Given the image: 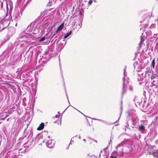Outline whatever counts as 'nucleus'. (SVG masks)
I'll list each match as a JSON object with an SVG mask.
<instances>
[{
    "instance_id": "nucleus-37",
    "label": "nucleus",
    "mask_w": 158,
    "mask_h": 158,
    "mask_svg": "<svg viewBox=\"0 0 158 158\" xmlns=\"http://www.w3.org/2000/svg\"><path fill=\"white\" fill-rule=\"evenodd\" d=\"M66 96H67V99H68V100H69L68 97V96L67 95ZM68 101L69 102V100H68Z\"/></svg>"
},
{
    "instance_id": "nucleus-34",
    "label": "nucleus",
    "mask_w": 158,
    "mask_h": 158,
    "mask_svg": "<svg viewBox=\"0 0 158 158\" xmlns=\"http://www.w3.org/2000/svg\"><path fill=\"white\" fill-rule=\"evenodd\" d=\"M29 79L28 78H26L25 79V81H27Z\"/></svg>"
},
{
    "instance_id": "nucleus-26",
    "label": "nucleus",
    "mask_w": 158,
    "mask_h": 158,
    "mask_svg": "<svg viewBox=\"0 0 158 158\" xmlns=\"http://www.w3.org/2000/svg\"><path fill=\"white\" fill-rule=\"evenodd\" d=\"M137 64V63H135V62L134 63V67L135 68L136 67H137V66L136 65V64Z\"/></svg>"
},
{
    "instance_id": "nucleus-14",
    "label": "nucleus",
    "mask_w": 158,
    "mask_h": 158,
    "mask_svg": "<svg viewBox=\"0 0 158 158\" xmlns=\"http://www.w3.org/2000/svg\"><path fill=\"white\" fill-rule=\"evenodd\" d=\"M154 155L158 157V150H157L154 153Z\"/></svg>"
},
{
    "instance_id": "nucleus-42",
    "label": "nucleus",
    "mask_w": 158,
    "mask_h": 158,
    "mask_svg": "<svg viewBox=\"0 0 158 158\" xmlns=\"http://www.w3.org/2000/svg\"><path fill=\"white\" fill-rule=\"evenodd\" d=\"M100 155H101V154H99V157H98V158H99V157L100 156Z\"/></svg>"
},
{
    "instance_id": "nucleus-30",
    "label": "nucleus",
    "mask_w": 158,
    "mask_h": 158,
    "mask_svg": "<svg viewBox=\"0 0 158 158\" xmlns=\"http://www.w3.org/2000/svg\"><path fill=\"white\" fill-rule=\"evenodd\" d=\"M42 26H40L39 27V28H40L41 29V31H43V30L42 29Z\"/></svg>"
},
{
    "instance_id": "nucleus-27",
    "label": "nucleus",
    "mask_w": 158,
    "mask_h": 158,
    "mask_svg": "<svg viewBox=\"0 0 158 158\" xmlns=\"http://www.w3.org/2000/svg\"><path fill=\"white\" fill-rule=\"evenodd\" d=\"M63 42H64V43H65L64 45L63 46V47H64V46L65 44L66 43H67V41H66L65 40H63Z\"/></svg>"
},
{
    "instance_id": "nucleus-40",
    "label": "nucleus",
    "mask_w": 158,
    "mask_h": 158,
    "mask_svg": "<svg viewBox=\"0 0 158 158\" xmlns=\"http://www.w3.org/2000/svg\"><path fill=\"white\" fill-rule=\"evenodd\" d=\"M155 48H156V49L158 48V47H157V45H156V47H155Z\"/></svg>"
},
{
    "instance_id": "nucleus-19",
    "label": "nucleus",
    "mask_w": 158,
    "mask_h": 158,
    "mask_svg": "<svg viewBox=\"0 0 158 158\" xmlns=\"http://www.w3.org/2000/svg\"><path fill=\"white\" fill-rule=\"evenodd\" d=\"M152 66L153 68L154 67V65H155V60L154 59H153L152 60Z\"/></svg>"
},
{
    "instance_id": "nucleus-23",
    "label": "nucleus",
    "mask_w": 158,
    "mask_h": 158,
    "mask_svg": "<svg viewBox=\"0 0 158 158\" xmlns=\"http://www.w3.org/2000/svg\"><path fill=\"white\" fill-rule=\"evenodd\" d=\"M92 3V0H90L89 2H88V3L90 4V5H91Z\"/></svg>"
},
{
    "instance_id": "nucleus-1",
    "label": "nucleus",
    "mask_w": 158,
    "mask_h": 158,
    "mask_svg": "<svg viewBox=\"0 0 158 158\" xmlns=\"http://www.w3.org/2000/svg\"><path fill=\"white\" fill-rule=\"evenodd\" d=\"M132 143V140L131 139H124L123 141L120 143L118 144L116 147L118 148L123 145H125L124 147V151L125 154L129 155L130 154L132 150L131 144Z\"/></svg>"
},
{
    "instance_id": "nucleus-36",
    "label": "nucleus",
    "mask_w": 158,
    "mask_h": 158,
    "mask_svg": "<svg viewBox=\"0 0 158 158\" xmlns=\"http://www.w3.org/2000/svg\"><path fill=\"white\" fill-rule=\"evenodd\" d=\"M83 140L84 141H85H85H86V139H83Z\"/></svg>"
},
{
    "instance_id": "nucleus-29",
    "label": "nucleus",
    "mask_w": 158,
    "mask_h": 158,
    "mask_svg": "<svg viewBox=\"0 0 158 158\" xmlns=\"http://www.w3.org/2000/svg\"><path fill=\"white\" fill-rule=\"evenodd\" d=\"M60 117V115H56L55 116V117L56 118H59Z\"/></svg>"
},
{
    "instance_id": "nucleus-47",
    "label": "nucleus",
    "mask_w": 158,
    "mask_h": 158,
    "mask_svg": "<svg viewBox=\"0 0 158 158\" xmlns=\"http://www.w3.org/2000/svg\"><path fill=\"white\" fill-rule=\"evenodd\" d=\"M23 76L24 77V74H23Z\"/></svg>"
},
{
    "instance_id": "nucleus-25",
    "label": "nucleus",
    "mask_w": 158,
    "mask_h": 158,
    "mask_svg": "<svg viewBox=\"0 0 158 158\" xmlns=\"http://www.w3.org/2000/svg\"><path fill=\"white\" fill-rule=\"evenodd\" d=\"M11 29L12 30L13 32L14 33L15 32V28H14L13 27H12L11 28Z\"/></svg>"
},
{
    "instance_id": "nucleus-9",
    "label": "nucleus",
    "mask_w": 158,
    "mask_h": 158,
    "mask_svg": "<svg viewBox=\"0 0 158 158\" xmlns=\"http://www.w3.org/2000/svg\"><path fill=\"white\" fill-rule=\"evenodd\" d=\"M152 77H151V78H152V79H154V78H157L158 77V76L156 74H154V73H153V72L152 71Z\"/></svg>"
},
{
    "instance_id": "nucleus-45",
    "label": "nucleus",
    "mask_w": 158,
    "mask_h": 158,
    "mask_svg": "<svg viewBox=\"0 0 158 158\" xmlns=\"http://www.w3.org/2000/svg\"><path fill=\"white\" fill-rule=\"evenodd\" d=\"M58 114H60V112H58Z\"/></svg>"
},
{
    "instance_id": "nucleus-32",
    "label": "nucleus",
    "mask_w": 158,
    "mask_h": 158,
    "mask_svg": "<svg viewBox=\"0 0 158 158\" xmlns=\"http://www.w3.org/2000/svg\"><path fill=\"white\" fill-rule=\"evenodd\" d=\"M50 2H49L48 3V5L49 6H51V4H50Z\"/></svg>"
},
{
    "instance_id": "nucleus-10",
    "label": "nucleus",
    "mask_w": 158,
    "mask_h": 158,
    "mask_svg": "<svg viewBox=\"0 0 158 158\" xmlns=\"http://www.w3.org/2000/svg\"><path fill=\"white\" fill-rule=\"evenodd\" d=\"M72 31H70V32L68 33H67L64 36V39H65L67 38L70 34L72 33Z\"/></svg>"
},
{
    "instance_id": "nucleus-2",
    "label": "nucleus",
    "mask_w": 158,
    "mask_h": 158,
    "mask_svg": "<svg viewBox=\"0 0 158 158\" xmlns=\"http://www.w3.org/2000/svg\"><path fill=\"white\" fill-rule=\"evenodd\" d=\"M126 66L125 68L124 69V77L123 78V91L122 92V97H123V94L124 93H125L127 91V86L128 85V81L127 80H125V77L126 76Z\"/></svg>"
},
{
    "instance_id": "nucleus-46",
    "label": "nucleus",
    "mask_w": 158,
    "mask_h": 158,
    "mask_svg": "<svg viewBox=\"0 0 158 158\" xmlns=\"http://www.w3.org/2000/svg\"><path fill=\"white\" fill-rule=\"evenodd\" d=\"M118 121H116L115 122V123H116Z\"/></svg>"
},
{
    "instance_id": "nucleus-41",
    "label": "nucleus",
    "mask_w": 158,
    "mask_h": 158,
    "mask_svg": "<svg viewBox=\"0 0 158 158\" xmlns=\"http://www.w3.org/2000/svg\"><path fill=\"white\" fill-rule=\"evenodd\" d=\"M10 9H11V3L10 2Z\"/></svg>"
},
{
    "instance_id": "nucleus-15",
    "label": "nucleus",
    "mask_w": 158,
    "mask_h": 158,
    "mask_svg": "<svg viewBox=\"0 0 158 158\" xmlns=\"http://www.w3.org/2000/svg\"><path fill=\"white\" fill-rule=\"evenodd\" d=\"M45 39V37H43L41 38L39 40V42H41V41H44Z\"/></svg>"
},
{
    "instance_id": "nucleus-5",
    "label": "nucleus",
    "mask_w": 158,
    "mask_h": 158,
    "mask_svg": "<svg viewBox=\"0 0 158 158\" xmlns=\"http://www.w3.org/2000/svg\"><path fill=\"white\" fill-rule=\"evenodd\" d=\"M20 16L19 10H17L15 13H14L13 15V18L15 19V20L17 21V20L19 19L20 18Z\"/></svg>"
},
{
    "instance_id": "nucleus-6",
    "label": "nucleus",
    "mask_w": 158,
    "mask_h": 158,
    "mask_svg": "<svg viewBox=\"0 0 158 158\" xmlns=\"http://www.w3.org/2000/svg\"><path fill=\"white\" fill-rule=\"evenodd\" d=\"M138 129L142 133H143L145 131V127L143 125H141L139 126Z\"/></svg>"
},
{
    "instance_id": "nucleus-31",
    "label": "nucleus",
    "mask_w": 158,
    "mask_h": 158,
    "mask_svg": "<svg viewBox=\"0 0 158 158\" xmlns=\"http://www.w3.org/2000/svg\"><path fill=\"white\" fill-rule=\"evenodd\" d=\"M19 151L18 152L19 153L20 152H21V153L23 152L21 151V150H19Z\"/></svg>"
},
{
    "instance_id": "nucleus-17",
    "label": "nucleus",
    "mask_w": 158,
    "mask_h": 158,
    "mask_svg": "<svg viewBox=\"0 0 158 158\" xmlns=\"http://www.w3.org/2000/svg\"><path fill=\"white\" fill-rule=\"evenodd\" d=\"M122 109H123L122 101H121V107H120V109H121V113H120V115H121V114L122 113Z\"/></svg>"
},
{
    "instance_id": "nucleus-11",
    "label": "nucleus",
    "mask_w": 158,
    "mask_h": 158,
    "mask_svg": "<svg viewBox=\"0 0 158 158\" xmlns=\"http://www.w3.org/2000/svg\"><path fill=\"white\" fill-rule=\"evenodd\" d=\"M24 36H25V37L27 38H31V35H30V34L27 33L25 35H23Z\"/></svg>"
},
{
    "instance_id": "nucleus-39",
    "label": "nucleus",
    "mask_w": 158,
    "mask_h": 158,
    "mask_svg": "<svg viewBox=\"0 0 158 158\" xmlns=\"http://www.w3.org/2000/svg\"><path fill=\"white\" fill-rule=\"evenodd\" d=\"M111 139H112V137H111V139H110V143L111 142Z\"/></svg>"
},
{
    "instance_id": "nucleus-35",
    "label": "nucleus",
    "mask_w": 158,
    "mask_h": 158,
    "mask_svg": "<svg viewBox=\"0 0 158 158\" xmlns=\"http://www.w3.org/2000/svg\"><path fill=\"white\" fill-rule=\"evenodd\" d=\"M79 138L80 139H81V136L80 135H79Z\"/></svg>"
},
{
    "instance_id": "nucleus-21",
    "label": "nucleus",
    "mask_w": 158,
    "mask_h": 158,
    "mask_svg": "<svg viewBox=\"0 0 158 158\" xmlns=\"http://www.w3.org/2000/svg\"><path fill=\"white\" fill-rule=\"evenodd\" d=\"M129 89L130 90L132 91V90H133L132 87L131 85H130L129 87Z\"/></svg>"
},
{
    "instance_id": "nucleus-24",
    "label": "nucleus",
    "mask_w": 158,
    "mask_h": 158,
    "mask_svg": "<svg viewBox=\"0 0 158 158\" xmlns=\"http://www.w3.org/2000/svg\"><path fill=\"white\" fill-rule=\"evenodd\" d=\"M116 157H117L116 156L112 155V156H110L109 158H116Z\"/></svg>"
},
{
    "instance_id": "nucleus-49",
    "label": "nucleus",
    "mask_w": 158,
    "mask_h": 158,
    "mask_svg": "<svg viewBox=\"0 0 158 158\" xmlns=\"http://www.w3.org/2000/svg\"><path fill=\"white\" fill-rule=\"evenodd\" d=\"M69 148V147H68L67 148V149H68Z\"/></svg>"
},
{
    "instance_id": "nucleus-8",
    "label": "nucleus",
    "mask_w": 158,
    "mask_h": 158,
    "mask_svg": "<svg viewBox=\"0 0 158 158\" xmlns=\"http://www.w3.org/2000/svg\"><path fill=\"white\" fill-rule=\"evenodd\" d=\"M13 83H11L10 82V89H11L13 91L14 93H15L16 92V89L15 88V87L14 86H12Z\"/></svg>"
},
{
    "instance_id": "nucleus-13",
    "label": "nucleus",
    "mask_w": 158,
    "mask_h": 158,
    "mask_svg": "<svg viewBox=\"0 0 158 158\" xmlns=\"http://www.w3.org/2000/svg\"><path fill=\"white\" fill-rule=\"evenodd\" d=\"M44 53H45L44 55H48L49 56V55L50 54V52L49 51H46Z\"/></svg>"
},
{
    "instance_id": "nucleus-7",
    "label": "nucleus",
    "mask_w": 158,
    "mask_h": 158,
    "mask_svg": "<svg viewBox=\"0 0 158 158\" xmlns=\"http://www.w3.org/2000/svg\"><path fill=\"white\" fill-rule=\"evenodd\" d=\"M44 124L43 123H42L37 128L38 130H42L44 127Z\"/></svg>"
},
{
    "instance_id": "nucleus-22",
    "label": "nucleus",
    "mask_w": 158,
    "mask_h": 158,
    "mask_svg": "<svg viewBox=\"0 0 158 158\" xmlns=\"http://www.w3.org/2000/svg\"><path fill=\"white\" fill-rule=\"evenodd\" d=\"M140 38H141L140 43H142L143 41L144 40V39H143L142 36Z\"/></svg>"
},
{
    "instance_id": "nucleus-44",
    "label": "nucleus",
    "mask_w": 158,
    "mask_h": 158,
    "mask_svg": "<svg viewBox=\"0 0 158 158\" xmlns=\"http://www.w3.org/2000/svg\"><path fill=\"white\" fill-rule=\"evenodd\" d=\"M27 76H28V74H26V75H25V76H27Z\"/></svg>"
},
{
    "instance_id": "nucleus-38",
    "label": "nucleus",
    "mask_w": 158,
    "mask_h": 158,
    "mask_svg": "<svg viewBox=\"0 0 158 158\" xmlns=\"http://www.w3.org/2000/svg\"><path fill=\"white\" fill-rule=\"evenodd\" d=\"M137 98V97H135L134 99V100H135V99H136Z\"/></svg>"
},
{
    "instance_id": "nucleus-28",
    "label": "nucleus",
    "mask_w": 158,
    "mask_h": 158,
    "mask_svg": "<svg viewBox=\"0 0 158 158\" xmlns=\"http://www.w3.org/2000/svg\"><path fill=\"white\" fill-rule=\"evenodd\" d=\"M91 156L92 157H94L95 158H97V156H96L95 155H92Z\"/></svg>"
},
{
    "instance_id": "nucleus-43",
    "label": "nucleus",
    "mask_w": 158,
    "mask_h": 158,
    "mask_svg": "<svg viewBox=\"0 0 158 158\" xmlns=\"http://www.w3.org/2000/svg\"><path fill=\"white\" fill-rule=\"evenodd\" d=\"M17 23H16L15 24V26H17Z\"/></svg>"
},
{
    "instance_id": "nucleus-50",
    "label": "nucleus",
    "mask_w": 158,
    "mask_h": 158,
    "mask_svg": "<svg viewBox=\"0 0 158 158\" xmlns=\"http://www.w3.org/2000/svg\"><path fill=\"white\" fill-rule=\"evenodd\" d=\"M107 156H106V157H105V158H107Z\"/></svg>"
},
{
    "instance_id": "nucleus-20",
    "label": "nucleus",
    "mask_w": 158,
    "mask_h": 158,
    "mask_svg": "<svg viewBox=\"0 0 158 158\" xmlns=\"http://www.w3.org/2000/svg\"><path fill=\"white\" fill-rule=\"evenodd\" d=\"M74 138V137H73L72 138H71V140L70 141V142L69 144V146L71 144H72V143H73L74 142V141L72 140V139H73V138Z\"/></svg>"
},
{
    "instance_id": "nucleus-33",
    "label": "nucleus",
    "mask_w": 158,
    "mask_h": 158,
    "mask_svg": "<svg viewBox=\"0 0 158 158\" xmlns=\"http://www.w3.org/2000/svg\"><path fill=\"white\" fill-rule=\"evenodd\" d=\"M27 150H26V148L25 149V150H24L23 152L24 153L25 152H26Z\"/></svg>"
},
{
    "instance_id": "nucleus-48",
    "label": "nucleus",
    "mask_w": 158,
    "mask_h": 158,
    "mask_svg": "<svg viewBox=\"0 0 158 158\" xmlns=\"http://www.w3.org/2000/svg\"><path fill=\"white\" fill-rule=\"evenodd\" d=\"M8 120H9V119H7V121H8Z\"/></svg>"
},
{
    "instance_id": "nucleus-18",
    "label": "nucleus",
    "mask_w": 158,
    "mask_h": 158,
    "mask_svg": "<svg viewBox=\"0 0 158 158\" xmlns=\"http://www.w3.org/2000/svg\"><path fill=\"white\" fill-rule=\"evenodd\" d=\"M93 119L94 120H98V121H100V122L103 123H104L105 122V121L104 120H101V119H96V118H93Z\"/></svg>"
},
{
    "instance_id": "nucleus-4",
    "label": "nucleus",
    "mask_w": 158,
    "mask_h": 158,
    "mask_svg": "<svg viewBox=\"0 0 158 158\" xmlns=\"http://www.w3.org/2000/svg\"><path fill=\"white\" fill-rule=\"evenodd\" d=\"M64 27V23H62L60 24L57 28L56 32L54 34L52 37V38L53 37L55 34L57 33L58 32L62 30Z\"/></svg>"
},
{
    "instance_id": "nucleus-3",
    "label": "nucleus",
    "mask_w": 158,
    "mask_h": 158,
    "mask_svg": "<svg viewBox=\"0 0 158 158\" xmlns=\"http://www.w3.org/2000/svg\"><path fill=\"white\" fill-rule=\"evenodd\" d=\"M54 141L53 140H49L46 143L47 147L49 148H52L54 145Z\"/></svg>"
},
{
    "instance_id": "nucleus-16",
    "label": "nucleus",
    "mask_w": 158,
    "mask_h": 158,
    "mask_svg": "<svg viewBox=\"0 0 158 158\" xmlns=\"http://www.w3.org/2000/svg\"><path fill=\"white\" fill-rule=\"evenodd\" d=\"M12 110H11V111L13 110V111H15V110H16V108H17V106L16 105L15 106H13L12 107ZM11 111V110H10V112Z\"/></svg>"
},
{
    "instance_id": "nucleus-12",
    "label": "nucleus",
    "mask_w": 158,
    "mask_h": 158,
    "mask_svg": "<svg viewBox=\"0 0 158 158\" xmlns=\"http://www.w3.org/2000/svg\"><path fill=\"white\" fill-rule=\"evenodd\" d=\"M19 56L17 55H16L14 57V59L15 60V61L14 63L16 62L18 59Z\"/></svg>"
},
{
    "instance_id": "nucleus-51",
    "label": "nucleus",
    "mask_w": 158,
    "mask_h": 158,
    "mask_svg": "<svg viewBox=\"0 0 158 158\" xmlns=\"http://www.w3.org/2000/svg\"><path fill=\"white\" fill-rule=\"evenodd\" d=\"M61 45H63V44H62H62H61Z\"/></svg>"
}]
</instances>
